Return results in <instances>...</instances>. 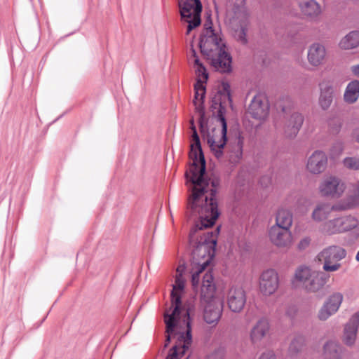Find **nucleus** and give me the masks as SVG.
Segmentation results:
<instances>
[{
	"label": "nucleus",
	"mask_w": 359,
	"mask_h": 359,
	"mask_svg": "<svg viewBox=\"0 0 359 359\" xmlns=\"http://www.w3.org/2000/svg\"><path fill=\"white\" fill-rule=\"evenodd\" d=\"M305 344V339L302 336H297L294 338L289 346V352L294 355L302 350Z\"/></svg>",
	"instance_id": "473e14b6"
},
{
	"label": "nucleus",
	"mask_w": 359,
	"mask_h": 359,
	"mask_svg": "<svg viewBox=\"0 0 359 359\" xmlns=\"http://www.w3.org/2000/svg\"><path fill=\"white\" fill-rule=\"evenodd\" d=\"M327 165V157L325 152L316 150L309 157L306 170L311 174L318 175L324 172Z\"/></svg>",
	"instance_id": "f3484780"
},
{
	"label": "nucleus",
	"mask_w": 359,
	"mask_h": 359,
	"mask_svg": "<svg viewBox=\"0 0 359 359\" xmlns=\"http://www.w3.org/2000/svg\"><path fill=\"white\" fill-rule=\"evenodd\" d=\"M353 138L359 143V127L356 128L353 132Z\"/></svg>",
	"instance_id": "ea45409f"
},
{
	"label": "nucleus",
	"mask_w": 359,
	"mask_h": 359,
	"mask_svg": "<svg viewBox=\"0 0 359 359\" xmlns=\"http://www.w3.org/2000/svg\"><path fill=\"white\" fill-rule=\"evenodd\" d=\"M199 46L201 53L211 60L212 65L221 72L231 70V57L226 51L222 39L215 33L211 27L206 28L201 36Z\"/></svg>",
	"instance_id": "7ed1b4c3"
},
{
	"label": "nucleus",
	"mask_w": 359,
	"mask_h": 359,
	"mask_svg": "<svg viewBox=\"0 0 359 359\" xmlns=\"http://www.w3.org/2000/svg\"><path fill=\"white\" fill-rule=\"evenodd\" d=\"M269 103L266 99L262 95H256L251 101L248 113L252 118L257 120L265 119L269 114Z\"/></svg>",
	"instance_id": "a211bd4d"
},
{
	"label": "nucleus",
	"mask_w": 359,
	"mask_h": 359,
	"mask_svg": "<svg viewBox=\"0 0 359 359\" xmlns=\"http://www.w3.org/2000/svg\"><path fill=\"white\" fill-rule=\"evenodd\" d=\"M224 110V107L220 105L215 125L209 126L207 129L205 128L203 119H200L201 132L203 138L206 140L210 149L217 158L222 157L223 154L222 149L226 144V122L223 114Z\"/></svg>",
	"instance_id": "423d86ee"
},
{
	"label": "nucleus",
	"mask_w": 359,
	"mask_h": 359,
	"mask_svg": "<svg viewBox=\"0 0 359 359\" xmlns=\"http://www.w3.org/2000/svg\"><path fill=\"white\" fill-rule=\"evenodd\" d=\"M279 283V276L275 269L264 270L259 278V290L265 297L271 296L278 290Z\"/></svg>",
	"instance_id": "9d476101"
},
{
	"label": "nucleus",
	"mask_w": 359,
	"mask_h": 359,
	"mask_svg": "<svg viewBox=\"0 0 359 359\" xmlns=\"http://www.w3.org/2000/svg\"><path fill=\"white\" fill-rule=\"evenodd\" d=\"M359 98V81L349 82L344 93V100L348 104L355 103Z\"/></svg>",
	"instance_id": "cd10ccee"
},
{
	"label": "nucleus",
	"mask_w": 359,
	"mask_h": 359,
	"mask_svg": "<svg viewBox=\"0 0 359 359\" xmlns=\"http://www.w3.org/2000/svg\"><path fill=\"white\" fill-rule=\"evenodd\" d=\"M195 97L194 103L196 107V109L199 111L201 118L203 119V100L205 93V84L196 83L194 85Z\"/></svg>",
	"instance_id": "7c9ffc66"
},
{
	"label": "nucleus",
	"mask_w": 359,
	"mask_h": 359,
	"mask_svg": "<svg viewBox=\"0 0 359 359\" xmlns=\"http://www.w3.org/2000/svg\"><path fill=\"white\" fill-rule=\"evenodd\" d=\"M270 329V325L267 319L261 318L252 327L250 332V339L254 346L260 344L261 341L266 336Z\"/></svg>",
	"instance_id": "4be33fe9"
},
{
	"label": "nucleus",
	"mask_w": 359,
	"mask_h": 359,
	"mask_svg": "<svg viewBox=\"0 0 359 359\" xmlns=\"http://www.w3.org/2000/svg\"><path fill=\"white\" fill-rule=\"evenodd\" d=\"M258 359H276V356L273 351H266L262 353Z\"/></svg>",
	"instance_id": "e433bc0d"
},
{
	"label": "nucleus",
	"mask_w": 359,
	"mask_h": 359,
	"mask_svg": "<svg viewBox=\"0 0 359 359\" xmlns=\"http://www.w3.org/2000/svg\"><path fill=\"white\" fill-rule=\"evenodd\" d=\"M341 202L344 210L359 205V184L354 188L353 193L346 200Z\"/></svg>",
	"instance_id": "2f4dec72"
},
{
	"label": "nucleus",
	"mask_w": 359,
	"mask_h": 359,
	"mask_svg": "<svg viewBox=\"0 0 359 359\" xmlns=\"http://www.w3.org/2000/svg\"><path fill=\"white\" fill-rule=\"evenodd\" d=\"M298 6L302 15L311 20L317 19L323 13L321 6L316 0H299Z\"/></svg>",
	"instance_id": "b1692460"
},
{
	"label": "nucleus",
	"mask_w": 359,
	"mask_h": 359,
	"mask_svg": "<svg viewBox=\"0 0 359 359\" xmlns=\"http://www.w3.org/2000/svg\"><path fill=\"white\" fill-rule=\"evenodd\" d=\"M215 290L212 273H205L200 287L201 301L204 304V320L212 325L217 324L222 313V304L215 298Z\"/></svg>",
	"instance_id": "39448f33"
},
{
	"label": "nucleus",
	"mask_w": 359,
	"mask_h": 359,
	"mask_svg": "<svg viewBox=\"0 0 359 359\" xmlns=\"http://www.w3.org/2000/svg\"><path fill=\"white\" fill-rule=\"evenodd\" d=\"M224 21L234 39L241 44L246 45L248 42L247 32L250 27V20L245 0H234L227 8Z\"/></svg>",
	"instance_id": "20e7f679"
},
{
	"label": "nucleus",
	"mask_w": 359,
	"mask_h": 359,
	"mask_svg": "<svg viewBox=\"0 0 359 359\" xmlns=\"http://www.w3.org/2000/svg\"><path fill=\"white\" fill-rule=\"evenodd\" d=\"M342 348L334 341H327L323 346V353L327 359H341Z\"/></svg>",
	"instance_id": "c756f323"
},
{
	"label": "nucleus",
	"mask_w": 359,
	"mask_h": 359,
	"mask_svg": "<svg viewBox=\"0 0 359 359\" xmlns=\"http://www.w3.org/2000/svg\"><path fill=\"white\" fill-rule=\"evenodd\" d=\"M359 327V313H354L345 324L341 337L343 342L348 346L354 345Z\"/></svg>",
	"instance_id": "aec40b11"
},
{
	"label": "nucleus",
	"mask_w": 359,
	"mask_h": 359,
	"mask_svg": "<svg viewBox=\"0 0 359 359\" xmlns=\"http://www.w3.org/2000/svg\"><path fill=\"white\" fill-rule=\"evenodd\" d=\"M274 218L275 223L272 226L291 229L293 224V214L290 209L285 207L278 208L275 212Z\"/></svg>",
	"instance_id": "a878e982"
},
{
	"label": "nucleus",
	"mask_w": 359,
	"mask_h": 359,
	"mask_svg": "<svg viewBox=\"0 0 359 359\" xmlns=\"http://www.w3.org/2000/svg\"><path fill=\"white\" fill-rule=\"evenodd\" d=\"M318 190L323 196L339 198L345 191V184L339 178L327 176L323 179Z\"/></svg>",
	"instance_id": "9b49d317"
},
{
	"label": "nucleus",
	"mask_w": 359,
	"mask_h": 359,
	"mask_svg": "<svg viewBox=\"0 0 359 359\" xmlns=\"http://www.w3.org/2000/svg\"><path fill=\"white\" fill-rule=\"evenodd\" d=\"M344 166L349 170H359V156H348L343 160Z\"/></svg>",
	"instance_id": "72a5a7b5"
},
{
	"label": "nucleus",
	"mask_w": 359,
	"mask_h": 359,
	"mask_svg": "<svg viewBox=\"0 0 359 359\" xmlns=\"http://www.w3.org/2000/svg\"><path fill=\"white\" fill-rule=\"evenodd\" d=\"M207 359H223V355L222 353L217 351L209 355Z\"/></svg>",
	"instance_id": "4c0bfd02"
},
{
	"label": "nucleus",
	"mask_w": 359,
	"mask_h": 359,
	"mask_svg": "<svg viewBox=\"0 0 359 359\" xmlns=\"http://www.w3.org/2000/svg\"><path fill=\"white\" fill-rule=\"evenodd\" d=\"M327 282L325 275L306 266L298 267L292 279L294 287H302L307 292H316L320 290Z\"/></svg>",
	"instance_id": "0eeeda50"
},
{
	"label": "nucleus",
	"mask_w": 359,
	"mask_h": 359,
	"mask_svg": "<svg viewBox=\"0 0 359 359\" xmlns=\"http://www.w3.org/2000/svg\"><path fill=\"white\" fill-rule=\"evenodd\" d=\"M346 256V251L338 245H330L324 248L317 255L319 262L323 263V269L326 272L338 271L341 264L339 262Z\"/></svg>",
	"instance_id": "1a4fd4ad"
},
{
	"label": "nucleus",
	"mask_w": 359,
	"mask_h": 359,
	"mask_svg": "<svg viewBox=\"0 0 359 359\" xmlns=\"http://www.w3.org/2000/svg\"><path fill=\"white\" fill-rule=\"evenodd\" d=\"M229 159L231 163H237L243 156V137L238 135L229 144Z\"/></svg>",
	"instance_id": "bb28decb"
},
{
	"label": "nucleus",
	"mask_w": 359,
	"mask_h": 359,
	"mask_svg": "<svg viewBox=\"0 0 359 359\" xmlns=\"http://www.w3.org/2000/svg\"><path fill=\"white\" fill-rule=\"evenodd\" d=\"M268 236L271 243L279 248H288L292 244L291 229L271 226L268 230Z\"/></svg>",
	"instance_id": "ddd939ff"
},
{
	"label": "nucleus",
	"mask_w": 359,
	"mask_h": 359,
	"mask_svg": "<svg viewBox=\"0 0 359 359\" xmlns=\"http://www.w3.org/2000/svg\"><path fill=\"white\" fill-rule=\"evenodd\" d=\"M344 299V295L339 292L332 293L324 302L318 313L320 320H326L335 314L339 309Z\"/></svg>",
	"instance_id": "4468645a"
},
{
	"label": "nucleus",
	"mask_w": 359,
	"mask_h": 359,
	"mask_svg": "<svg viewBox=\"0 0 359 359\" xmlns=\"http://www.w3.org/2000/svg\"><path fill=\"white\" fill-rule=\"evenodd\" d=\"M350 69L353 76L359 78V64L352 65Z\"/></svg>",
	"instance_id": "58836bf2"
},
{
	"label": "nucleus",
	"mask_w": 359,
	"mask_h": 359,
	"mask_svg": "<svg viewBox=\"0 0 359 359\" xmlns=\"http://www.w3.org/2000/svg\"><path fill=\"white\" fill-rule=\"evenodd\" d=\"M191 125L193 142L189 157L193 163L186 176L190 183L191 194L188 200L187 215L189 218L199 219L191 228L189 236L191 249V284L194 290H197L201 278L205 275V269L214 256L219 227L215 232H205L204 230L215 224L219 214L215 198L217 183L205 176V161L193 120Z\"/></svg>",
	"instance_id": "f257e3e1"
},
{
	"label": "nucleus",
	"mask_w": 359,
	"mask_h": 359,
	"mask_svg": "<svg viewBox=\"0 0 359 359\" xmlns=\"http://www.w3.org/2000/svg\"><path fill=\"white\" fill-rule=\"evenodd\" d=\"M226 303L233 313H240L246 303V293L241 286H232L226 294Z\"/></svg>",
	"instance_id": "2eb2a0df"
},
{
	"label": "nucleus",
	"mask_w": 359,
	"mask_h": 359,
	"mask_svg": "<svg viewBox=\"0 0 359 359\" xmlns=\"http://www.w3.org/2000/svg\"><path fill=\"white\" fill-rule=\"evenodd\" d=\"M240 177H238V180H237V184L238 185H239L240 187H243V189H245L247 187H248V184L245 182V180H243V182H240Z\"/></svg>",
	"instance_id": "a19ab883"
},
{
	"label": "nucleus",
	"mask_w": 359,
	"mask_h": 359,
	"mask_svg": "<svg viewBox=\"0 0 359 359\" xmlns=\"http://www.w3.org/2000/svg\"><path fill=\"white\" fill-rule=\"evenodd\" d=\"M182 19L188 23L187 34L201 24L202 5L200 0H179Z\"/></svg>",
	"instance_id": "6e6552de"
},
{
	"label": "nucleus",
	"mask_w": 359,
	"mask_h": 359,
	"mask_svg": "<svg viewBox=\"0 0 359 359\" xmlns=\"http://www.w3.org/2000/svg\"><path fill=\"white\" fill-rule=\"evenodd\" d=\"M319 88V105L323 110H327L330 107L334 98V82L331 79H324L320 83Z\"/></svg>",
	"instance_id": "6ab92c4d"
},
{
	"label": "nucleus",
	"mask_w": 359,
	"mask_h": 359,
	"mask_svg": "<svg viewBox=\"0 0 359 359\" xmlns=\"http://www.w3.org/2000/svg\"><path fill=\"white\" fill-rule=\"evenodd\" d=\"M342 122L339 118H334L329 122V130L332 134H338L341 128Z\"/></svg>",
	"instance_id": "f704fd0d"
},
{
	"label": "nucleus",
	"mask_w": 359,
	"mask_h": 359,
	"mask_svg": "<svg viewBox=\"0 0 359 359\" xmlns=\"http://www.w3.org/2000/svg\"><path fill=\"white\" fill-rule=\"evenodd\" d=\"M357 226V221L351 216L334 218L326 222L323 230L328 234H335L349 231Z\"/></svg>",
	"instance_id": "f8f14e48"
},
{
	"label": "nucleus",
	"mask_w": 359,
	"mask_h": 359,
	"mask_svg": "<svg viewBox=\"0 0 359 359\" xmlns=\"http://www.w3.org/2000/svg\"><path fill=\"white\" fill-rule=\"evenodd\" d=\"M339 46L344 50L353 49L359 46V31H352L343 37Z\"/></svg>",
	"instance_id": "c85d7f7f"
},
{
	"label": "nucleus",
	"mask_w": 359,
	"mask_h": 359,
	"mask_svg": "<svg viewBox=\"0 0 359 359\" xmlns=\"http://www.w3.org/2000/svg\"><path fill=\"white\" fill-rule=\"evenodd\" d=\"M304 118L302 114L294 112L285 121L283 130L284 134L289 138H294L298 134L302 123Z\"/></svg>",
	"instance_id": "5701e85b"
},
{
	"label": "nucleus",
	"mask_w": 359,
	"mask_h": 359,
	"mask_svg": "<svg viewBox=\"0 0 359 359\" xmlns=\"http://www.w3.org/2000/svg\"><path fill=\"white\" fill-rule=\"evenodd\" d=\"M189 61L190 63L193 64L196 76V83L205 84L208 79V73L206 68L199 60L192 45L189 55Z\"/></svg>",
	"instance_id": "393cba45"
},
{
	"label": "nucleus",
	"mask_w": 359,
	"mask_h": 359,
	"mask_svg": "<svg viewBox=\"0 0 359 359\" xmlns=\"http://www.w3.org/2000/svg\"><path fill=\"white\" fill-rule=\"evenodd\" d=\"M326 57L325 46L319 43H314L308 49L307 60L309 63L315 67L323 65Z\"/></svg>",
	"instance_id": "412c9836"
},
{
	"label": "nucleus",
	"mask_w": 359,
	"mask_h": 359,
	"mask_svg": "<svg viewBox=\"0 0 359 359\" xmlns=\"http://www.w3.org/2000/svg\"><path fill=\"white\" fill-rule=\"evenodd\" d=\"M311 243V238L309 237H304L302 238L298 243V249L303 250L306 249Z\"/></svg>",
	"instance_id": "c9c22d12"
},
{
	"label": "nucleus",
	"mask_w": 359,
	"mask_h": 359,
	"mask_svg": "<svg viewBox=\"0 0 359 359\" xmlns=\"http://www.w3.org/2000/svg\"><path fill=\"white\" fill-rule=\"evenodd\" d=\"M341 210H344L341 201L336 204L325 201L318 202L313 210L311 218L314 222H320L327 219L332 212Z\"/></svg>",
	"instance_id": "dca6fc26"
},
{
	"label": "nucleus",
	"mask_w": 359,
	"mask_h": 359,
	"mask_svg": "<svg viewBox=\"0 0 359 359\" xmlns=\"http://www.w3.org/2000/svg\"><path fill=\"white\" fill-rule=\"evenodd\" d=\"M334 147L337 148L338 149V154H340L343 151V146L341 143L337 144Z\"/></svg>",
	"instance_id": "79ce46f5"
},
{
	"label": "nucleus",
	"mask_w": 359,
	"mask_h": 359,
	"mask_svg": "<svg viewBox=\"0 0 359 359\" xmlns=\"http://www.w3.org/2000/svg\"><path fill=\"white\" fill-rule=\"evenodd\" d=\"M185 271V264L180 262L176 270L175 281L170 294L171 308L164 314L167 333L165 346H168L171 339L175 340L166 359H178L179 355L184 354L191 343L189 314L181 308V294L185 285L183 275Z\"/></svg>",
	"instance_id": "f03ea898"
},
{
	"label": "nucleus",
	"mask_w": 359,
	"mask_h": 359,
	"mask_svg": "<svg viewBox=\"0 0 359 359\" xmlns=\"http://www.w3.org/2000/svg\"><path fill=\"white\" fill-rule=\"evenodd\" d=\"M355 258L358 261H359V251L358 252Z\"/></svg>",
	"instance_id": "37998d69"
}]
</instances>
